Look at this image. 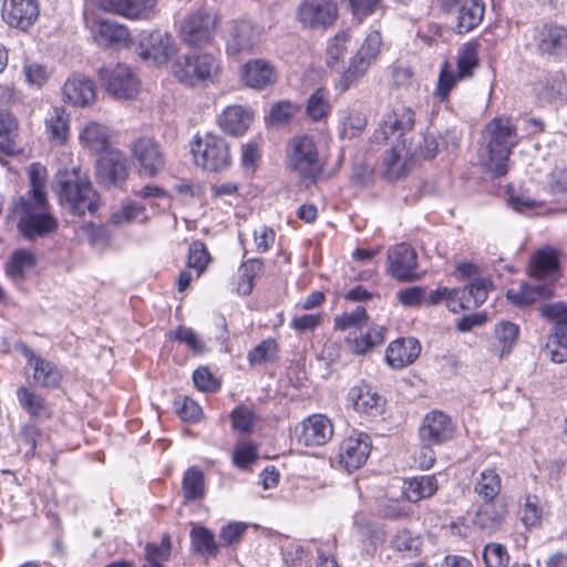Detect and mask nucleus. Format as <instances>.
<instances>
[{
  "mask_svg": "<svg viewBox=\"0 0 567 567\" xmlns=\"http://www.w3.org/2000/svg\"><path fill=\"white\" fill-rule=\"evenodd\" d=\"M287 169L306 186L316 184L324 173L326 161L320 155L315 138L307 134L296 135L286 145Z\"/></svg>",
  "mask_w": 567,
  "mask_h": 567,
  "instance_id": "obj_1",
  "label": "nucleus"
},
{
  "mask_svg": "<svg viewBox=\"0 0 567 567\" xmlns=\"http://www.w3.org/2000/svg\"><path fill=\"white\" fill-rule=\"evenodd\" d=\"M60 204L74 215L94 213L99 207V195L80 167L59 171L56 174Z\"/></svg>",
  "mask_w": 567,
  "mask_h": 567,
  "instance_id": "obj_2",
  "label": "nucleus"
},
{
  "mask_svg": "<svg viewBox=\"0 0 567 567\" xmlns=\"http://www.w3.org/2000/svg\"><path fill=\"white\" fill-rule=\"evenodd\" d=\"M10 214L18 220L21 235L29 240L43 238L58 228L47 197H19L12 204Z\"/></svg>",
  "mask_w": 567,
  "mask_h": 567,
  "instance_id": "obj_3",
  "label": "nucleus"
},
{
  "mask_svg": "<svg viewBox=\"0 0 567 567\" xmlns=\"http://www.w3.org/2000/svg\"><path fill=\"white\" fill-rule=\"evenodd\" d=\"M485 130L488 141L484 165L495 177L505 176L508 172L509 155L519 143L517 128L509 118L495 117Z\"/></svg>",
  "mask_w": 567,
  "mask_h": 567,
  "instance_id": "obj_4",
  "label": "nucleus"
},
{
  "mask_svg": "<svg viewBox=\"0 0 567 567\" xmlns=\"http://www.w3.org/2000/svg\"><path fill=\"white\" fill-rule=\"evenodd\" d=\"M173 76L187 86H208L218 81L220 62L208 52L178 56L171 66Z\"/></svg>",
  "mask_w": 567,
  "mask_h": 567,
  "instance_id": "obj_5",
  "label": "nucleus"
},
{
  "mask_svg": "<svg viewBox=\"0 0 567 567\" xmlns=\"http://www.w3.org/2000/svg\"><path fill=\"white\" fill-rule=\"evenodd\" d=\"M196 166L209 172H220L229 167L231 156L229 145L216 134H196L190 145Z\"/></svg>",
  "mask_w": 567,
  "mask_h": 567,
  "instance_id": "obj_6",
  "label": "nucleus"
},
{
  "mask_svg": "<svg viewBox=\"0 0 567 567\" xmlns=\"http://www.w3.org/2000/svg\"><path fill=\"white\" fill-rule=\"evenodd\" d=\"M382 45V37L378 30L367 34L357 53L351 58L349 66L336 82V89L346 92L355 85L377 61Z\"/></svg>",
  "mask_w": 567,
  "mask_h": 567,
  "instance_id": "obj_7",
  "label": "nucleus"
},
{
  "mask_svg": "<svg viewBox=\"0 0 567 567\" xmlns=\"http://www.w3.org/2000/svg\"><path fill=\"white\" fill-rule=\"evenodd\" d=\"M540 316L553 323L544 347L545 354L555 363L567 361V305L558 301L539 308Z\"/></svg>",
  "mask_w": 567,
  "mask_h": 567,
  "instance_id": "obj_8",
  "label": "nucleus"
},
{
  "mask_svg": "<svg viewBox=\"0 0 567 567\" xmlns=\"http://www.w3.org/2000/svg\"><path fill=\"white\" fill-rule=\"evenodd\" d=\"M219 24L220 18L216 11L207 8L197 9L183 21L181 39L193 48L209 45L215 39Z\"/></svg>",
  "mask_w": 567,
  "mask_h": 567,
  "instance_id": "obj_9",
  "label": "nucleus"
},
{
  "mask_svg": "<svg viewBox=\"0 0 567 567\" xmlns=\"http://www.w3.org/2000/svg\"><path fill=\"white\" fill-rule=\"evenodd\" d=\"M100 80L106 92L118 100H130L137 95L141 82L135 72L125 64L102 66Z\"/></svg>",
  "mask_w": 567,
  "mask_h": 567,
  "instance_id": "obj_10",
  "label": "nucleus"
},
{
  "mask_svg": "<svg viewBox=\"0 0 567 567\" xmlns=\"http://www.w3.org/2000/svg\"><path fill=\"white\" fill-rule=\"evenodd\" d=\"M533 43L540 56L560 61L567 56V27L554 22L543 23L535 28Z\"/></svg>",
  "mask_w": 567,
  "mask_h": 567,
  "instance_id": "obj_11",
  "label": "nucleus"
},
{
  "mask_svg": "<svg viewBox=\"0 0 567 567\" xmlns=\"http://www.w3.org/2000/svg\"><path fill=\"white\" fill-rule=\"evenodd\" d=\"M177 52L174 38L159 30L142 31L138 34L137 53L143 60H151L156 65L166 64Z\"/></svg>",
  "mask_w": 567,
  "mask_h": 567,
  "instance_id": "obj_12",
  "label": "nucleus"
},
{
  "mask_svg": "<svg viewBox=\"0 0 567 567\" xmlns=\"http://www.w3.org/2000/svg\"><path fill=\"white\" fill-rule=\"evenodd\" d=\"M85 25L89 28L94 42L102 48H118L130 40L126 27L116 21L99 17L94 12H84Z\"/></svg>",
  "mask_w": 567,
  "mask_h": 567,
  "instance_id": "obj_13",
  "label": "nucleus"
},
{
  "mask_svg": "<svg viewBox=\"0 0 567 567\" xmlns=\"http://www.w3.org/2000/svg\"><path fill=\"white\" fill-rule=\"evenodd\" d=\"M132 161L141 176L154 177L165 167V155L153 138L141 137L131 145Z\"/></svg>",
  "mask_w": 567,
  "mask_h": 567,
  "instance_id": "obj_14",
  "label": "nucleus"
},
{
  "mask_svg": "<svg viewBox=\"0 0 567 567\" xmlns=\"http://www.w3.org/2000/svg\"><path fill=\"white\" fill-rule=\"evenodd\" d=\"M388 272L401 282L413 281L419 278L417 254L408 244H398L388 250Z\"/></svg>",
  "mask_w": 567,
  "mask_h": 567,
  "instance_id": "obj_15",
  "label": "nucleus"
},
{
  "mask_svg": "<svg viewBox=\"0 0 567 567\" xmlns=\"http://www.w3.org/2000/svg\"><path fill=\"white\" fill-rule=\"evenodd\" d=\"M492 287L493 284L489 279L478 278L467 285L462 293L457 289H450L451 295L445 297L446 307L454 313L477 308L485 302Z\"/></svg>",
  "mask_w": 567,
  "mask_h": 567,
  "instance_id": "obj_16",
  "label": "nucleus"
},
{
  "mask_svg": "<svg viewBox=\"0 0 567 567\" xmlns=\"http://www.w3.org/2000/svg\"><path fill=\"white\" fill-rule=\"evenodd\" d=\"M528 275L543 285H554L560 277V252L556 248L546 246L536 250L528 265Z\"/></svg>",
  "mask_w": 567,
  "mask_h": 567,
  "instance_id": "obj_17",
  "label": "nucleus"
},
{
  "mask_svg": "<svg viewBox=\"0 0 567 567\" xmlns=\"http://www.w3.org/2000/svg\"><path fill=\"white\" fill-rule=\"evenodd\" d=\"M415 123V113L412 109L401 106L384 115L375 131V140L390 141L395 138L398 142L406 140V135L413 130Z\"/></svg>",
  "mask_w": 567,
  "mask_h": 567,
  "instance_id": "obj_18",
  "label": "nucleus"
},
{
  "mask_svg": "<svg viewBox=\"0 0 567 567\" xmlns=\"http://www.w3.org/2000/svg\"><path fill=\"white\" fill-rule=\"evenodd\" d=\"M371 440L368 434L359 432L346 437L339 446V463L349 473L360 468L371 452Z\"/></svg>",
  "mask_w": 567,
  "mask_h": 567,
  "instance_id": "obj_19",
  "label": "nucleus"
},
{
  "mask_svg": "<svg viewBox=\"0 0 567 567\" xmlns=\"http://www.w3.org/2000/svg\"><path fill=\"white\" fill-rule=\"evenodd\" d=\"M347 404L361 416L378 417L383 413L385 400L370 384L361 382L349 389Z\"/></svg>",
  "mask_w": 567,
  "mask_h": 567,
  "instance_id": "obj_20",
  "label": "nucleus"
},
{
  "mask_svg": "<svg viewBox=\"0 0 567 567\" xmlns=\"http://www.w3.org/2000/svg\"><path fill=\"white\" fill-rule=\"evenodd\" d=\"M337 6L330 0H305L298 8V19L311 29H326L337 19Z\"/></svg>",
  "mask_w": 567,
  "mask_h": 567,
  "instance_id": "obj_21",
  "label": "nucleus"
},
{
  "mask_svg": "<svg viewBox=\"0 0 567 567\" xmlns=\"http://www.w3.org/2000/svg\"><path fill=\"white\" fill-rule=\"evenodd\" d=\"M259 41L258 29L247 20H234L228 29L226 51L230 56L251 52Z\"/></svg>",
  "mask_w": 567,
  "mask_h": 567,
  "instance_id": "obj_22",
  "label": "nucleus"
},
{
  "mask_svg": "<svg viewBox=\"0 0 567 567\" xmlns=\"http://www.w3.org/2000/svg\"><path fill=\"white\" fill-rule=\"evenodd\" d=\"M97 182L105 186H116L127 178L126 157L118 150H110L96 162Z\"/></svg>",
  "mask_w": 567,
  "mask_h": 567,
  "instance_id": "obj_23",
  "label": "nucleus"
},
{
  "mask_svg": "<svg viewBox=\"0 0 567 567\" xmlns=\"http://www.w3.org/2000/svg\"><path fill=\"white\" fill-rule=\"evenodd\" d=\"M454 424L442 411L429 412L419 430L420 440L425 444H443L453 437Z\"/></svg>",
  "mask_w": 567,
  "mask_h": 567,
  "instance_id": "obj_24",
  "label": "nucleus"
},
{
  "mask_svg": "<svg viewBox=\"0 0 567 567\" xmlns=\"http://www.w3.org/2000/svg\"><path fill=\"white\" fill-rule=\"evenodd\" d=\"M37 0H7L3 4V20L12 28L28 30L39 17Z\"/></svg>",
  "mask_w": 567,
  "mask_h": 567,
  "instance_id": "obj_25",
  "label": "nucleus"
},
{
  "mask_svg": "<svg viewBox=\"0 0 567 567\" xmlns=\"http://www.w3.org/2000/svg\"><path fill=\"white\" fill-rule=\"evenodd\" d=\"M302 431L299 435V442L306 446H321L331 440L333 435V425L329 417L323 414H312L302 423Z\"/></svg>",
  "mask_w": 567,
  "mask_h": 567,
  "instance_id": "obj_26",
  "label": "nucleus"
},
{
  "mask_svg": "<svg viewBox=\"0 0 567 567\" xmlns=\"http://www.w3.org/2000/svg\"><path fill=\"white\" fill-rule=\"evenodd\" d=\"M95 84L93 80L74 74L70 76L63 87V101L73 106L84 107L95 100Z\"/></svg>",
  "mask_w": 567,
  "mask_h": 567,
  "instance_id": "obj_27",
  "label": "nucleus"
},
{
  "mask_svg": "<svg viewBox=\"0 0 567 567\" xmlns=\"http://www.w3.org/2000/svg\"><path fill=\"white\" fill-rule=\"evenodd\" d=\"M421 353V344L415 338H399L385 351V362L393 369L412 364Z\"/></svg>",
  "mask_w": 567,
  "mask_h": 567,
  "instance_id": "obj_28",
  "label": "nucleus"
},
{
  "mask_svg": "<svg viewBox=\"0 0 567 567\" xmlns=\"http://www.w3.org/2000/svg\"><path fill=\"white\" fill-rule=\"evenodd\" d=\"M241 80L245 85L255 90H265L277 81V72L274 65L262 59L248 61L243 66Z\"/></svg>",
  "mask_w": 567,
  "mask_h": 567,
  "instance_id": "obj_29",
  "label": "nucleus"
},
{
  "mask_svg": "<svg viewBox=\"0 0 567 567\" xmlns=\"http://www.w3.org/2000/svg\"><path fill=\"white\" fill-rule=\"evenodd\" d=\"M553 296L550 285L519 282L506 291L507 300L515 307L524 308Z\"/></svg>",
  "mask_w": 567,
  "mask_h": 567,
  "instance_id": "obj_30",
  "label": "nucleus"
},
{
  "mask_svg": "<svg viewBox=\"0 0 567 567\" xmlns=\"http://www.w3.org/2000/svg\"><path fill=\"white\" fill-rule=\"evenodd\" d=\"M413 143L406 140L398 142L384 156L383 165L389 179H396L403 176L408 169L409 161L414 156Z\"/></svg>",
  "mask_w": 567,
  "mask_h": 567,
  "instance_id": "obj_31",
  "label": "nucleus"
},
{
  "mask_svg": "<svg viewBox=\"0 0 567 567\" xmlns=\"http://www.w3.org/2000/svg\"><path fill=\"white\" fill-rule=\"evenodd\" d=\"M28 364L32 368V379L34 384L43 388H56L62 381V373L59 368L51 361L35 355L31 351H27Z\"/></svg>",
  "mask_w": 567,
  "mask_h": 567,
  "instance_id": "obj_32",
  "label": "nucleus"
},
{
  "mask_svg": "<svg viewBox=\"0 0 567 567\" xmlns=\"http://www.w3.org/2000/svg\"><path fill=\"white\" fill-rule=\"evenodd\" d=\"M506 515L507 508L504 503L485 501L475 514L474 525L482 530L493 533L501 528Z\"/></svg>",
  "mask_w": 567,
  "mask_h": 567,
  "instance_id": "obj_33",
  "label": "nucleus"
},
{
  "mask_svg": "<svg viewBox=\"0 0 567 567\" xmlns=\"http://www.w3.org/2000/svg\"><path fill=\"white\" fill-rule=\"evenodd\" d=\"M252 120L251 112L241 105L226 107L218 117L221 130L230 135L244 134Z\"/></svg>",
  "mask_w": 567,
  "mask_h": 567,
  "instance_id": "obj_34",
  "label": "nucleus"
},
{
  "mask_svg": "<svg viewBox=\"0 0 567 567\" xmlns=\"http://www.w3.org/2000/svg\"><path fill=\"white\" fill-rule=\"evenodd\" d=\"M80 143L91 152L103 154L109 150L110 131L97 122L84 126L79 135Z\"/></svg>",
  "mask_w": 567,
  "mask_h": 567,
  "instance_id": "obj_35",
  "label": "nucleus"
},
{
  "mask_svg": "<svg viewBox=\"0 0 567 567\" xmlns=\"http://www.w3.org/2000/svg\"><path fill=\"white\" fill-rule=\"evenodd\" d=\"M45 133L58 144H63L69 135L70 116L62 107H53L44 118Z\"/></svg>",
  "mask_w": 567,
  "mask_h": 567,
  "instance_id": "obj_36",
  "label": "nucleus"
},
{
  "mask_svg": "<svg viewBox=\"0 0 567 567\" xmlns=\"http://www.w3.org/2000/svg\"><path fill=\"white\" fill-rule=\"evenodd\" d=\"M437 491V480L434 475L414 476L404 482L403 493L409 502L417 503L433 496Z\"/></svg>",
  "mask_w": 567,
  "mask_h": 567,
  "instance_id": "obj_37",
  "label": "nucleus"
},
{
  "mask_svg": "<svg viewBox=\"0 0 567 567\" xmlns=\"http://www.w3.org/2000/svg\"><path fill=\"white\" fill-rule=\"evenodd\" d=\"M157 0H118L113 7V13L127 19H148L155 13Z\"/></svg>",
  "mask_w": 567,
  "mask_h": 567,
  "instance_id": "obj_38",
  "label": "nucleus"
},
{
  "mask_svg": "<svg viewBox=\"0 0 567 567\" xmlns=\"http://www.w3.org/2000/svg\"><path fill=\"white\" fill-rule=\"evenodd\" d=\"M483 16L484 7L477 0L463 1L457 11V33L463 34L475 29L481 23Z\"/></svg>",
  "mask_w": 567,
  "mask_h": 567,
  "instance_id": "obj_39",
  "label": "nucleus"
},
{
  "mask_svg": "<svg viewBox=\"0 0 567 567\" xmlns=\"http://www.w3.org/2000/svg\"><path fill=\"white\" fill-rule=\"evenodd\" d=\"M340 136L342 138H354L359 136L367 125L365 115L357 109L339 111Z\"/></svg>",
  "mask_w": 567,
  "mask_h": 567,
  "instance_id": "obj_40",
  "label": "nucleus"
},
{
  "mask_svg": "<svg viewBox=\"0 0 567 567\" xmlns=\"http://www.w3.org/2000/svg\"><path fill=\"white\" fill-rule=\"evenodd\" d=\"M385 328L383 326L371 327L365 333L348 338L351 349L357 354H364L372 348L382 344L385 340Z\"/></svg>",
  "mask_w": 567,
  "mask_h": 567,
  "instance_id": "obj_41",
  "label": "nucleus"
},
{
  "mask_svg": "<svg viewBox=\"0 0 567 567\" xmlns=\"http://www.w3.org/2000/svg\"><path fill=\"white\" fill-rule=\"evenodd\" d=\"M502 488V480L494 468L482 471L476 480L474 491L486 502L494 501Z\"/></svg>",
  "mask_w": 567,
  "mask_h": 567,
  "instance_id": "obj_42",
  "label": "nucleus"
},
{
  "mask_svg": "<svg viewBox=\"0 0 567 567\" xmlns=\"http://www.w3.org/2000/svg\"><path fill=\"white\" fill-rule=\"evenodd\" d=\"M34 265L35 256L32 251L18 249L6 264V274L14 280H22L25 271L34 267Z\"/></svg>",
  "mask_w": 567,
  "mask_h": 567,
  "instance_id": "obj_43",
  "label": "nucleus"
},
{
  "mask_svg": "<svg viewBox=\"0 0 567 567\" xmlns=\"http://www.w3.org/2000/svg\"><path fill=\"white\" fill-rule=\"evenodd\" d=\"M456 65L458 78L468 79L473 75V70L478 66L477 42H466L460 48Z\"/></svg>",
  "mask_w": 567,
  "mask_h": 567,
  "instance_id": "obj_44",
  "label": "nucleus"
},
{
  "mask_svg": "<svg viewBox=\"0 0 567 567\" xmlns=\"http://www.w3.org/2000/svg\"><path fill=\"white\" fill-rule=\"evenodd\" d=\"M147 219L145 206L135 202L122 204L120 209L112 213L110 221L114 225L144 223Z\"/></svg>",
  "mask_w": 567,
  "mask_h": 567,
  "instance_id": "obj_45",
  "label": "nucleus"
},
{
  "mask_svg": "<svg viewBox=\"0 0 567 567\" xmlns=\"http://www.w3.org/2000/svg\"><path fill=\"white\" fill-rule=\"evenodd\" d=\"M264 264L260 259H249L239 267V277L237 282V292L241 296H248L254 288L256 277L262 271Z\"/></svg>",
  "mask_w": 567,
  "mask_h": 567,
  "instance_id": "obj_46",
  "label": "nucleus"
},
{
  "mask_svg": "<svg viewBox=\"0 0 567 567\" xmlns=\"http://www.w3.org/2000/svg\"><path fill=\"white\" fill-rule=\"evenodd\" d=\"M329 92L323 89H317L308 99L306 113L313 122L323 120L331 111Z\"/></svg>",
  "mask_w": 567,
  "mask_h": 567,
  "instance_id": "obj_47",
  "label": "nucleus"
},
{
  "mask_svg": "<svg viewBox=\"0 0 567 567\" xmlns=\"http://www.w3.org/2000/svg\"><path fill=\"white\" fill-rule=\"evenodd\" d=\"M17 136V118L10 113L0 112V150L6 154L13 153Z\"/></svg>",
  "mask_w": 567,
  "mask_h": 567,
  "instance_id": "obj_48",
  "label": "nucleus"
},
{
  "mask_svg": "<svg viewBox=\"0 0 567 567\" xmlns=\"http://www.w3.org/2000/svg\"><path fill=\"white\" fill-rule=\"evenodd\" d=\"M192 545L196 553L200 555L217 556L219 546L215 540V535L206 527H195L190 532Z\"/></svg>",
  "mask_w": 567,
  "mask_h": 567,
  "instance_id": "obj_49",
  "label": "nucleus"
},
{
  "mask_svg": "<svg viewBox=\"0 0 567 567\" xmlns=\"http://www.w3.org/2000/svg\"><path fill=\"white\" fill-rule=\"evenodd\" d=\"M205 492L204 473L198 467H189L183 477V493L187 501L203 497Z\"/></svg>",
  "mask_w": 567,
  "mask_h": 567,
  "instance_id": "obj_50",
  "label": "nucleus"
},
{
  "mask_svg": "<svg viewBox=\"0 0 567 567\" xmlns=\"http://www.w3.org/2000/svg\"><path fill=\"white\" fill-rule=\"evenodd\" d=\"M17 399L20 406L32 416H42L47 414L44 399L27 386H20L17 390Z\"/></svg>",
  "mask_w": 567,
  "mask_h": 567,
  "instance_id": "obj_51",
  "label": "nucleus"
},
{
  "mask_svg": "<svg viewBox=\"0 0 567 567\" xmlns=\"http://www.w3.org/2000/svg\"><path fill=\"white\" fill-rule=\"evenodd\" d=\"M494 334L501 344V354H508L518 340L519 327L512 321H501L495 326Z\"/></svg>",
  "mask_w": 567,
  "mask_h": 567,
  "instance_id": "obj_52",
  "label": "nucleus"
},
{
  "mask_svg": "<svg viewBox=\"0 0 567 567\" xmlns=\"http://www.w3.org/2000/svg\"><path fill=\"white\" fill-rule=\"evenodd\" d=\"M299 112V106L290 101H279L271 105L268 121L272 126H284L291 122Z\"/></svg>",
  "mask_w": 567,
  "mask_h": 567,
  "instance_id": "obj_53",
  "label": "nucleus"
},
{
  "mask_svg": "<svg viewBox=\"0 0 567 567\" xmlns=\"http://www.w3.org/2000/svg\"><path fill=\"white\" fill-rule=\"evenodd\" d=\"M233 463L240 470H249L258 460V447L250 441H239L233 452Z\"/></svg>",
  "mask_w": 567,
  "mask_h": 567,
  "instance_id": "obj_54",
  "label": "nucleus"
},
{
  "mask_svg": "<svg viewBox=\"0 0 567 567\" xmlns=\"http://www.w3.org/2000/svg\"><path fill=\"white\" fill-rule=\"evenodd\" d=\"M392 547L410 557L417 556L422 549V540L408 529L399 530L391 540Z\"/></svg>",
  "mask_w": 567,
  "mask_h": 567,
  "instance_id": "obj_55",
  "label": "nucleus"
},
{
  "mask_svg": "<svg viewBox=\"0 0 567 567\" xmlns=\"http://www.w3.org/2000/svg\"><path fill=\"white\" fill-rule=\"evenodd\" d=\"M464 80V78H458V72H454L447 61H445L441 65L440 74H439V81L437 86L435 90L436 96L440 99V101H444L450 92L453 90L455 84Z\"/></svg>",
  "mask_w": 567,
  "mask_h": 567,
  "instance_id": "obj_56",
  "label": "nucleus"
},
{
  "mask_svg": "<svg viewBox=\"0 0 567 567\" xmlns=\"http://www.w3.org/2000/svg\"><path fill=\"white\" fill-rule=\"evenodd\" d=\"M278 351V344L274 339H267L248 352L247 359L251 365L262 364L274 360Z\"/></svg>",
  "mask_w": 567,
  "mask_h": 567,
  "instance_id": "obj_57",
  "label": "nucleus"
},
{
  "mask_svg": "<svg viewBox=\"0 0 567 567\" xmlns=\"http://www.w3.org/2000/svg\"><path fill=\"white\" fill-rule=\"evenodd\" d=\"M209 260L210 256L202 241L195 240L189 245L187 266L196 270L197 277L206 269Z\"/></svg>",
  "mask_w": 567,
  "mask_h": 567,
  "instance_id": "obj_58",
  "label": "nucleus"
},
{
  "mask_svg": "<svg viewBox=\"0 0 567 567\" xmlns=\"http://www.w3.org/2000/svg\"><path fill=\"white\" fill-rule=\"evenodd\" d=\"M483 560L486 567H508L509 555L502 544L491 543L484 547Z\"/></svg>",
  "mask_w": 567,
  "mask_h": 567,
  "instance_id": "obj_59",
  "label": "nucleus"
},
{
  "mask_svg": "<svg viewBox=\"0 0 567 567\" xmlns=\"http://www.w3.org/2000/svg\"><path fill=\"white\" fill-rule=\"evenodd\" d=\"M30 189L21 197H47L44 192L47 172L40 164H32L29 171Z\"/></svg>",
  "mask_w": 567,
  "mask_h": 567,
  "instance_id": "obj_60",
  "label": "nucleus"
},
{
  "mask_svg": "<svg viewBox=\"0 0 567 567\" xmlns=\"http://www.w3.org/2000/svg\"><path fill=\"white\" fill-rule=\"evenodd\" d=\"M368 320L365 308L362 306L355 307L350 312H344L334 318V328L339 330H347L351 328H361Z\"/></svg>",
  "mask_w": 567,
  "mask_h": 567,
  "instance_id": "obj_61",
  "label": "nucleus"
},
{
  "mask_svg": "<svg viewBox=\"0 0 567 567\" xmlns=\"http://www.w3.org/2000/svg\"><path fill=\"white\" fill-rule=\"evenodd\" d=\"M171 556V539L168 535H164L161 543H148L145 546L146 563L163 564Z\"/></svg>",
  "mask_w": 567,
  "mask_h": 567,
  "instance_id": "obj_62",
  "label": "nucleus"
},
{
  "mask_svg": "<svg viewBox=\"0 0 567 567\" xmlns=\"http://www.w3.org/2000/svg\"><path fill=\"white\" fill-rule=\"evenodd\" d=\"M174 339L186 344L195 354H202L206 351L205 342L192 328L179 326L174 332Z\"/></svg>",
  "mask_w": 567,
  "mask_h": 567,
  "instance_id": "obj_63",
  "label": "nucleus"
},
{
  "mask_svg": "<svg viewBox=\"0 0 567 567\" xmlns=\"http://www.w3.org/2000/svg\"><path fill=\"white\" fill-rule=\"evenodd\" d=\"M255 413L246 406H237L231 412V424L234 430L240 433H248L256 423Z\"/></svg>",
  "mask_w": 567,
  "mask_h": 567,
  "instance_id": "obj_64",
  "label": "nucleus"
}]
</instances>
